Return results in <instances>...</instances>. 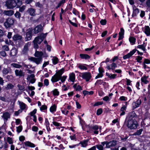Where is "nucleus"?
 Instances as JSON below:
<instances>
[{
	"label": "nucleus",
	"mask_w": 150,
	"mask_h": 150,
	"mask_svg": "<svg viewBox=\"0 0 150 150\" xmlns=\"http://www.w3.org/2000/svg\"><path fill=\"white\" fill-rule=\"evenodd\" d=\"M67 77V76H61V78L60 79L61 80V82L62 83L64 82V81H65V80Z\"/></svg>",
	"instance_id": "obj_58"
},
{
	"label": "nucleus",
	"mask_w": 150,
	"mask_h": 150,
	"mask_svg": "<svg viewBox=\"0 0 150 150\" xmlns=\"http://www.w3.org/2000/svg\"><path fill=\"white\" fill-rule=\"evenodd\" d=\"M117 144V141L115 140H112L109 142H107V144H106V148H109L111 147L115 146Z\"/></svg>",
	"instance_id": "obj_10"
},
{
	"label": "nucleus",
	"mask_w": 150,
	"mask_h": 150,
	"mask_svg": "<svg viewBox=\"0 0 150 150\" xmlns=\"http://www.w3.org/2000/svg\"><path fill=\"white\" fill-rule=\"evenodd\" d=\"M0 55L3 57H5L6 55V52L4 51H1L0 52Z\"/></svg>",
	"instance_id": "obj_57"
},
{
	"label": "nucleus",
	"mask_w": 150,
	"mask_h": 150,
	"mask_svg": "<svg viewBox=\"0 0 150 150\" xmlns=\"http://www.w3.org/2000/svg\"><path fill=\"white\" fill-rule=\"evenodd\" d=\"M35 9L33 8H29L27 11V12L31 16H34L35 15Z\"/></svg>",
	"instance_id": "obj_15"
},
{
	"label": "nucleus",
	"mask_w": 150,
	"mask_h": 150,
	"mask_svg": "<svg viewBox=\"0 0 150 150\" xmlns=\"http://www.w3.org/2000/svg\"><path fill=\"white\" fill-rule=\"evenodd\" d=\"M43 55V53L42 52L36 51L35 54V57L38 58H36L35 57H31L29 58L28 59L35 62L37 64H40L42 62V56Z\"/></svg>",
	"instance_id": "obj_3"
},
{
	"label": "nucleus",
	"mask_w": 150,
	"mask_h": 150,
	"mask_svg": "<svg viewBox=\"0 0 150 150\" xmlns=\"http://www.w3.org/2000/svg\"><path fill=\"white\" fill-rule=\"evenodd\" d=\"M6 5L9 9H13L16 7L17 4L16 1L14 0H8L6 2Z\"/></svg>",
	"instance_id": "obj_5"
},
{
	"label": "nucleus",
	"mask_w": 150,
	"mask_h": 150,
	"mask_svg": "<svg viewBox=\"0 0 150 150\" xmlns=\"http://www.w3.org/2000/svg\"><path fill=\"white\" fill-rule=\"evenodd\" d=\"M126 118L124 122V124L127 127L132 129H136L138 126V124L136 119H128L127 120Z\"/></svg>",
	"instance_id": "obj_2"
},
{
	"label": "nucleus",
	"mask_w": 150,
	"mask_h": 150,
	"mask_svg": "<svg viewBox=\"0 0 150 150\" xmlns=\"http://www.w3.org/2000/svg\"><path fill=\"white\" fill-rule=\"evenodd\" d=\"M129 40L132 45L134 44L135 43L136 39L133 37H130Z\"/></svg>",
	"instance_id": "obj_31"
},
{
	"label": "nucleus",
	"mask_w": 150,
	"mask_h": 150,
	"mask_svg": "<svg viewBox=\"0 0 150 150\" xmlns=\"http://www.w3.org/2000/svg\"><path fill=\"white\" fill-rule=\"evenodd\" d=\"M32 130L35 132H37L38 130V128L35 126H34L32 127Z\"/></svg>",
	"instance_id": "obj_60"
},
{
	"label": "nucleus",
	"mask_w": 150,
	"mask_h": 150,
	"mask_svg": "<svg viewBox=\"0 0 150 150\" xmlns=\"http://www.w3.org/2000/svg\"><path fill=\"white\" fill-rule=\"evenodd\" d=\"M19 104L20 105V107L21 110H24L25 107V103L23 102H19Z\"/></svg>",
	"instance_id": "obj_35"
},
{
	"label": "nucleus",
	"mask_w": 150,
	"mask_h": 150,
	"mask_svg": "<svg viewBox=\"0 0 150 150\" xmlns=\"http://www.w3.org/2000/svg\"><path fill=\"white\" fill-rule=\"evenodd\" d=\"M16 1L17 4L16 8H18L22 4V2L21 0H14Z\"/></svg>",
	"instance_id": "obj_26"
},
{
	"label": "nucleus",
	"mask_w": 150,
	"mask_h": 150,
	"mask_svg": "<svg viewBox=\"0 0 150 150\" xmlns=\"http://www.w3.org/2000/svg\"><path fill=\"white\" fill-rule=\"evenodd\" d=\"M53 124L54 125L57 126H59L61 125L60 124L56 122H53Z\"/></svg>",
	"instance_id": "obj_63"
},
{
	"label": "nucleus",
	"mask_w": 150,
	"mask_h": 150,
	"mask_svg": "<svg viewBox=\"0 0 150 150\" xmlns=\"http://www.w3.org/2000/svg\"><path fill=\"white\" fill-rule=\"evenodd\" d=\"M148 78V76L146 77V76H144L142 77L141 79V81L142 82L144 83L145 84H146L149 82V81L146 80V79Z\"/></svg>",
	"instance_id": "obj_27"
},
{
	"label": "nucleus",
	"mask_w": 150,
	"mask_h": 150,
	"mask_svg": "<svg viewBox=\"0 0 150 150\" xmlns=\"http://www.w3.org/2000/svg\"><path fill=\"white\" fill-rule=\"evenodd\" d=\"M69 79L72 82H74L75 79V75L74 73H72L69 76Z\"/></svg>",
	"instance_id": "obj_28"
},
{
	"label": "nucleus",
	"mask_w": 150,
	"mask_h": 150,
	"mask_svg": "<svg viewBox=\"0 0 150 150\" xmlns=\"http://www.w3.org/2000/svg\"><path fill=\"white\" fill-rule=\"evenodd\" d=\"M37 111L36 109H35L34 110L30 113V115L31 116H33L35 115H34L36 113Z\"/></svg>",
	"instance_id": "obj_52"
},
{
	"label": "nucleus",
	"mask_w": 150,
	"mask_h": 150,
	"mask_svg": "<svg viewBox=\"0 0 150 150\" xmlns=\"http://www.w3.org/2000/svg\"><path fill=\"white\" fill-rule=\"evenodd\" d=\"M103 103V102H98L97 103H96L94 105V106H98L99 105H101Z\"/></svg>",
	"instance_id": "obj_61"
},
{
	"label": "nucleus",
	"mask_w": 150,
	"mask_h": 150,
	"mask_svg": "<svg viewBox=\"0 0 150 150\" xmlns=\"http://www.w3.org/2000/svg\"><path fill=\"white\" fill-rule=\"evenodd\" d=\"M144 33L147 36H149L150 35V28L148 26H145V30Z\"/></svg>",
	"instance_id": "obj_20"
},
{
	"label": "nucleus",
	"mask_w": 150,
	"mask_h": 150,
	"mask_svg": "<svg viewBox=\"0 0 150 150\" xmlns=\"http://www.w3.org/2000/svg\"><path fill=\"white\" fill-rule=\"evenodd\" d=\"M47 33H42L39 36L36 37L33 41V47L35 49H37L39 47L38 44H40L43 41L47 36Z\"/></svg>",
	"instance_id": "obj_1"
},
{
	"label": "nucleus",
	"mask_w": 150,
	"mask_h": 150,
	"mask_svg": "<svg viewBox=\"0 0 150 150\" xmlns=\"http://www.w3.org/2000/svg\"><path fill=\"white\" fill-rule=\"evenodd\" d=\"M107 21L105 19H102L100 21V23L102 25H104L106 24Z\"/></svg>",
	"instance_id": "obj_50"
},
{
	"label": "nucleus",
	"mask_w": 150,
	"mask_h": 150,
	"mask_svg": "<svg viewBox=\"0 0 150 150\" xmlns=\"http://www.w3.org/2000/svg\"><path fill=\"white\" fill-rule=\"evenodd\" d=\"M64 69L63 68L58 70L56 74L52 77L51 81L53 83L57 82L61 78L62 75L64 71Z\"/></svg>",
	"instance_id": "obj_4"
},
{
	"label": "nucleus",
	"mask_w": 150,
	"mask_h": 150,
	"mask_svg": "<svg viewBox=\"0 0 150 150\" xmlns=\"http://www.w3.org/2000/svg\"><path fill=\"white\" fill-rule=\"evenodd\" d=\"M15 72L16 75V76H19L20 78L24 77L25 76V73L22 70L16 69Z\"/></svg>",
	"instance_id": "obj_11"
},
{
	"label": "nucleus",
	"mask_w": 150,
	"mask_h": 150,
	"mask_svg": "<svg viewBox=\"0 0 150 150\" xmlns=\"http://www.w3.org/2000/svg\"><path fill=\"white\" fill-rule=\"evenodd\" d=\"M124 30L123 28H120V32L119 33V37L118 39V40H120L124 38Z\"/></svg>",
	"instance_id": "obj_16"
},
{
	"label": "nucleus",
	"mask_w": 150,
	"mask_h": 150,
	"mask_svg": "<svg viewBox=\"0 0 150 150\" xmlns=\"http://www.w3.org/2000/svg\"><path fill=\"white\" fill-rule=\"evenodd\" d=\"M17 131L18 133L21 132L22 129V126L21 125L19 126V127H17Z\"/></svg>",
	"instance_id": "obj_45"
},
{
	"label": "nucleus",
	"mask_w": 150,
	"mask_h": 150,
	"mask_svg": "<svg viewBox=\"0 0 150 150\" xmlns=\"http://www.w3.org/2000/svg\"><path fill=\"white\" fill-rule=\"evenodd\" d=\"M11 66H13V67L17 68H21L22 67L21 65H19L18 64L16 63H12L11 64Z\"/></svg>",
	"instance_id": "obj_32"
},
{
	"label": "nucleus",
	"mask_w": 150,
	"mask_h": 150,
	"mask_svg": "<svg viewBox=\"0 0 150 150\" xmlns=\"http://www.w3.org/2000/svg\"><path fill=\"white\" fill-rule=\"evenodd\" d=\"M4 13L5 15L11 16L13 14L14 12L12 10L5 11Z\"/></svg>",
	"instance_id": "obj_19"
},
{
	"label": "nucleus",
	"mask_w": 150,
	"mask_h": 150,
	"mask_svg": "<svg viewBox=\"0 0 150 150\" xmlns=\"http://www.w3.org/2000/svg\"><path fill=\"white\" fill-rule=\"evenodd\" d=\"M141 103V100H137L136 102L135 103H134L135 106L133 107V109H135L136 108H137L138 107H139V105Z\"/></svg>",
	"instance_id": "obj_34"
},
{
	"label": "nucleus",
	"mask_w": 150,
	"mask_h": 150,
	"mask_svg": "<svg viewBox=\"0 0 150 150\" xmlns=\"http://www.w3.org/2000/svg\"><path fill=\"white\" fill-rule=\"evenodd\" d=\"M35 6H38L40 8L43 7V5L40 4L39 2H37L35 4Z\"/></svg>",
	"instance_id": "obj_54"
},
{
	"label": "nucleus",
	"mask_w": 150,
	"mask_h": 150,
	"mask_svg": "<svg viewBox=\"0 0 150 150\" xmlns=\"http://www.w3.org/2000/svg\"><path fill=\"white\" fill-rule=\"evenodd\" d=\"M14 23V20L11 18H8L6 19L4 23V25L6 28H8L13 25Z\"/></svg>",
	"instance_id": "obj_6"
},
{
	"label": "nucleus",
	"mask_w": 150,
	"mask_h": 150,
	"mask_svg": "<svg viewBox=\"0 0 150 150\" xmlns=\"http://www.w3.org/2000/svg\"><path fill=\"white\" fill-rule=\"evenodd\" d=\"M142 57L139 56H138L137 58L136 59L137 62L139 63H141L142 62L140 61L142 59Z\"/></svg>",
	"instance_id": "obj_55"
},
{
	"label": "nucleus",
	"mask_w": 150,
	"mask_h": 150,
	"mask_svg": "<svg viewBox=\"0 0 150 150\" xmlns=\"http://www.w3.org/2000/svg\"><path fill=\"white\" fill-rule=\"evenodd\" d=\"M33 30L32 29L29 28L27 30L26 34V37L25 38V41H27L31 39L32 37Z\"/></svg>",
	"instance_id": "obj_7"
},
{
	"label": "nucleus",
	"mask_w": 150,
	"mask_h": 150,
	"mask_svg": "<svg viewBox=\"0 0 150 150\" xmlns=\"http://www.w3.org/2000/svg\"><path fill=\"white\" fill-rule=\"evenodd\" d=\"M82 90V88L81 86L79 85L77 86V88L76 89V91H79Z\"/></svg>",
	"instance_id": "obj_62"
},
{
	"label": "nucleus",
	"mask_w": 150,
	"mask_h": 150,
	"mask_svg": "<svg viewBox=\"0 0 150 150\" xmlns=\"http://www.w3.org/2000/svg\"><path fill=\"white\" fill-rule=\"evenodd\" d=\"M96 148L97 147L99 150H103V147L102 145L99 144L95 146Z\"/></svg>",
	"instance_id": "obj_42"
},
{
	"label": "nucleus",
	"mask_w": 150,
	"mask_h": 150,
	"mask_svg": "<svg viewBox=\"0 0 150 150\" xmlns=\"http://www.w3.org/2000/svg\"><path fill=\"white\" fill-rule=\"evenodd\" d=\"M47 107L45 105H42L40 108V110L42 111L44 110H45L47 109Z\"/></svg>",
	"instance_id": "obj_56"
},
{
	"label": "nucleus",
	"mask_w": 150,
	"mask_h": 150,
	"mask_svg": "<svg viewBox=\"0 0 150 150\" xmlns=\"http://www.w3.org/2000/svg\"><path fill=\"white\" fill-rule=\"evenodd\" d=\"M126 106L125 105H123L120 109V111L122 112L120 114V116L124 115L125 114V111L126 110Z\"/></svg>",
	"instance_id": "obj_22"
},
{
	"label": "nucleus",
	"mask_w": 150,
	"mask_h": 150,
	"mask_svg": "<svg viewBox=\"0 0 150 150\" xmlns=\"http://www.w3.org/2000/svg\"><path fill=\"white\" fill-rule=\"evenodd\" d=\"M78 67L81 69H85L86 70L87 69V67L83 65H79V66Z\"/></svg>",
	"instance_id": "obj_53"
},
{
	"label": "nucleus",
	"mask_w": 150,
	"mask_h": 150,
	"mask_svg": "<svg viewBox=\"0 0 150 150\" xmlns=\"http://www.w3.org/2000/svg\"><path fill=\"white\" fill-rule=\"evenodd\" d=\"M142 131V129H140L137 130V131L134 133V134L135 135H139L141 134Z\"/></svg>",
	"instance_id": "obj_41"
},
{
	"label": "nucleus",
	"mask_w": 150,
	"mask_h": 150,
	"mask_svg": "<svg viewBox=\"0 0 150 150\" xmlns=\"http://www.w3.org/2000/svg\"><path fill=\"white\" fill-rule=\"evenodd\" d=\"M14 86L12 84L9 83L7 85V87L5 88L6 89L8 90L12 88Z\"/></svg>",
	"instance_id": "obj_39"
},
{
	"label": "nucleus",
	"mask_w": 150,
	"mask_h": 150,
	"mask_svg": "<svg viewBox=\"0 0 150 150\" xmlns=\"http://www.w3.org/2000/svg\"><path fill=\"white\" fill-rule=\"evenodd\" d=\"M14 15L16 18H18L19 19L20 18L21 16V13L18 11H17L15 14Z\"/></svg>",
	"instance_id": "obj_46"
},
{
	"label": "nucleus",
	"mask_w": 150,
	"mask_h": 150,
	"mask_svg": "<svg viewBox=\"0 0 150 150\" xmlns=\"http://www.w3.org/2000/svg\"><path fill=\"white\" fill-rule=\"evenodd\" d=\"M144 44L145 43L144 42L143 44L138 45L137 47V48L141 49L144 51H145L146 49L145 47L144 46Z\"/></svg>",
	"instance_id": "obj_38"
},
{
	"label": "nucleus",
	"mask_w": 150,
	"mask_h": 150,
	"mask_svg": "<svg viewBox=\"0 0 150 150\" xmlns=\"http://www.w3.org/2000/svg\"><path fill=\"white\" fill-rule=\"evenodd\" d=\"M25 6H23L21 7H19V11L20 12H23L25 10Z\"/></svg>",
	"instance_id": "obj_49"
},
{
	"label": "nucleus",
	"mask_w": 150,
	"mask_h": 150,
	"mask_svg": "<svg viewBox=\"0 0 150 150\" xmlns=\"http://www.w3.org/2000/svg\"><path fill=\"white\" fill-rule=\"evenodd\" d=\"M82 77L86 80V81H88L91 77V75L90 72H85L82 73Z\"/></svg>",
	"instance_id": "obj_8"
},
{
	"label": "nucleus",
	"mask_w": 150,
	"mask_h": 150,
	"mask_svg": "<svg viewBox=\"0 0 150 150\" xmlns=\"http://www.w3.org/2000/svg\"><path fill=\"white\" fill-rule=\"evenodd\" d=\"M139 12V9L138 8H137L135 9L133 8V13L132 16L133 17L136 16L137 14H138Z\"/></svg>",
	"instance_id": "obj_30"
},
{
	"label": "nucleus",
	"mask_w": 150,
	"mask_h": 150,
	"mask_svg": "<svg viewBox=\"0 0 150 150\" xmlns=\"http://www.w3.org/2000/svg\"><path fill=\"white\" fill-rule=\"evenodd\" d=\"M31 29L33 32L35 34L41 32L42 30H43V29H42V26L41 25H38L35 28L32 29V28Z\"/></svg>",
	"instance_id": "obj_9"
},
{
	"label": "nucleus",
	"mask_w": 150,
	"mask_h": 150,
	"mask_svg": "<svg viewBox=\"0 0 150 150\" xmlns=\"http://www.w3.org/2000/svg\"><path fill=\"white\" fill-rule=\"evenodd\" d=\"M111 69L114 70L117 67L116 64L114 62H113L111 65Z\"/></svg>",
	"instance_id": "obj_47"
},
{
	"label": "nucleus",
	"mask_w": 150,
	"mask_h": 150,
	"mask_svg": "<svg viewBox=\"0 0 150 150\" xmlns=\"http://www.w3.org/2000/svg\"><path fill=\"white\" fill-rule=\"evenodd\" d=\"M146 3L147 6L149 7H150V0L147 1Z\"/></svg>",
	"instance_id": "obj_64"
},
{
	"label": "nucleus",
	"mask_w": 150,
	"mask_h": 150,
	"mask_svg": "<svg viewBox=\"0 0 150 150\" xmlns=\"http://www.w3.org/2000/svg\"><path fill=\"white\" fill-rule=\"evenodd\" d=\"M44 85L46 86H48L49 84V81L47 79H45L44 80Z\"/></svg>",
	"instance_id": "obj_59"
},
{
	"label": "nucleus",
	"mask_w": 150,
	"mask_h": 150,
	"mask_svg": "<svg viewBox=\"0 0 150 150\" xmlns=\"http://www.w3.org/2000/svg\"><path fill=\"white\" fill-rule=\"evenodd\" d=\"M53 94L54 96H58L59 95V92L56 89H54L53 91Z\"/></svg>",
	"instance_id": "obj_44"
},
{
	"label": "nucleus",
	"mask_w": 150,
	"mask_h": 150,
	"mask_svg": "<svg viewBox=\"0 0 150 150\" xmlns=\"http://www.w3.org/2000/svg\"><path fill=\"white\" fill-rule=\"evenodd\" d=\"M2 73L3 74L6 75L9 72V70L8 68H4L2 71Z\"/></svg>",
	"instance_id": "obj_36"
},
{
	"label": "nucleus",
	"mask_w": 150,
	"mask_h": 150,
	"mask_svg": "<svg viewBox=\"0 0 150 150\" xmlns=\"http://www.w3.org/2000/svg\"><path fill=\"white\" fill-rule=\"evenodd\" d=\"M137 50L136 49H134V50H133L129 53H128L127 54L124 56L123 57V59H127L129 58Z\"/></svg>",
	"instance_id": "obj_12"
},
{
	"label": "nucleus",
	"mask_w": 150,
	"mask_h": 150,
	"mask_svg": "<svg viewBox=\"0 0 150 150\" xmlns=\"http://www.w3.org/2000/svg\"><path fill=\"white\" fill-rule=\"evenodd\" d=\"M7 139L8 142L9 144H13V142L11 138L8 137H7Z\"/></svg>",
	"instance_id": "obj_51"
},
{
	"label": "nucleus",
	"mask_w": 150,
	"mask_h": 150,
	"mask_svg": "<svg viewBox=\"0 0 150 150\" xmlns=\"http://www.w3.org/2000/svg\"><path fill=\"white\" fill-rule=\"evenodd\" d=\"M18 52V50L15 48H12L11 50L10 55L12 56H15Z\"/></svg>",
	"instance_id": "obj_18"
},
{
	"label": "nucleus",
	"mask_w": 150,
	"mask_h": 150,
	"mask_svg": "<svg viewBox=\"0 0 150 150\" xmlns=\"http://www.w3.org/2000/svg\"><path fill=\"white\" fill-rule=\"evenodd\" d=\"M65 2V0H62L61 1H60L58 5L56 7V8H59L62 5V4H64Z\"/></svg>",
	"instance_id": "obj_43"
},
{
	"label": "nucleus",
	"mask_w": 150,
	"mask_h": 150,
	"mask_svg": "<svg viewBox=\"0 0 150 150\" xmlns=\"http://www.w3.org/2000/svg\"><path fill=\"white\" fill-rule=\"evenodd\" d=\"M24 144L25 145L27 146H29L32 147H35V145L34 144L29 141L25 142L24 143Z\"/></svg>",
	"instance_id": "obj_23"
},
{
	"label": "nucleus",
	"mask_w": 150,
	"mask_h": 150,
	"mask_svg": "<svg viewBox=\"0 0 150 150\" xmlns=\"http://www.w3.org/2000/svg\"><path fill=\"white\" fill-rule=\"evenodd\" d=\"M1 117L4 119V121H6L8 118H10V114L8 112H4Z\"/></svg>",
	"instance_id": "obj_13"
},
{
	"label": "nucleus",
	"mask_w": 150,
	"mask_h": 150,
	"mask_svg": "<svg viewBox=\"0 0 150 150\" xmlns=\"http://www.w3.org/2000/svg\"><path fill=\"white\" fill-rule=\"evenodd\" d=\"M28 49V44L27 43L25 44L24 46V48L23 50V54H25L26 53Z\"/></svg>",
	"instance_id": "obj_24"
},
{
	"label": "nucleus",
	"mask_w": 150,
	"mask_h": 150,
	"mask_svg": "<svg viewBox=\"0 0 150 150\" xmlns=\"http://www.w3.org/2000/svg\"><path fill=\"white\" fill-rule=\"evenodd\" d=\"M22 38V37L21 36L19 35L16 34L14 35L13 37V39L14 40L17 41L18 40H21Z\"/></svg>",
	"instance_id": "obj_17"
},
{
	"label": "nucleus",
	"mask_w": 150,
	"mask_h": 150,
	"mask_svg": "<svg viewBox=\"0 0 150 150\" xmlns=\"http://www.w3.org/2000/svg\"><path fill=\"white\" fill-rule=\"evenodd\" d=\"M17 87L18 88L19 90H20V91H24L25 90V87L23 86H22L18 84L17 85Z\"/></svg>",
	"instance_id": "obj_40"
},
{
	"label": "nucleus",
	"mask_w": 150,
	"mask_h": 150,
	"mask_svg": "<svg viewBox=\"0 0 150 150\" xmlns=\"http://www.w3.org/2000/svg\"><path fill=\"white\" fill-rule=\"evenodd\" d=\"M83 94L84 96H85L87 95H92L93 94L94 92L93 91H91L90 92L87 91L86 90L83 91Z\"/></svg>",
	"instance_id": "obj_25"
},
{
	"label": "nucleus",
	"mask_w": 150,
	"mask_h": 150,
	"mask_svg": "<svg viewBox=\"0 0 150 150\" xmlns=\"http://www.w3.org/2000/svg\"><path fill=\"white\" fill-rule=\"evenodd\" d=\"M129 117L128 118V119H135L137 117V115L134 111L129 113Z\"/></svg>",
	"instance_id": "obj_14"
},
{
	"label": "nucleus",
	"mask_w": 150,
	"mask_h": 150,
	"mask_svg": "<svg viewBox=\"0 0 150 150\" xmlns=\"http://www.w3.org/2000/svg\"><path fill=\"white\" fill-rule=\"evenodd\" d=\"M103 112V110L102 108H99L98 109L97 111V115H100Z\"/></svg>",
	"instance_id": "obj_48"
},
{
	"label": "nucleus",
	"mask_w": 150,
	"mask_h": 150,
	"mask_svg": "<svg viewBox=\"0 0 150 150\" xmlns=\"http://www.w3.org/2000/svg\"><path fill=\"white\" fill-rule=\"evenodd\" d=\"M80 56L81 58L85 59H89L90 58V57L89 55L86 54H80Z\"/></svg>",
	"instance_id": "obj_21"
},
{
	"label": "nucleus",
	"mask_w": 150,
	"mask_h": 150,
	"mask_svg": "<svg viewBox=\"0 0 150 150\" xmlns=\"http://www.w3.org/2000/svg\"><path fill=\"white\" fill-rule=\"evenodd\" d=\"M88 140H85L83 142H81L79 144H81L83 147H85L87 145Z\"/></svg>",
	"instance_id": "obj_29"
},
{
	"label": "nucleus",
	"mask_w": 150,
	"mask_h": 150,
	"mask_svg": "<svg viewBox=\"0 0 150 150\" xmlns=\"http://www.w3.org/2000/svg\"><path fill=\"white\" fill-rule=\"evenodd\" d=\"M57 106L55 105H54L50 108V111L51 112H53L56 110Z\"/></svg>",
	"instance_id": "obj_33"
},
{
	"label": "nucleus",
	"mask_w": 150,
	"mask_h": 150,
	"mask_svg": "<svg viewBox=\"0 0 150 150\" xmlns=\"http://www.w3.org/2000/svg\"><path fill=\"white\" fill-rule=\"evenodd\" d=\"M53 64L54 65L58 63V58L55 57H54L52 59Z\"/></svg>",
	"instance_id": "obj_37"
}]
</instances>
